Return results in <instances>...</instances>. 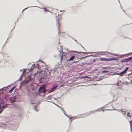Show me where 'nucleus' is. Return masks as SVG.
Masks as SVG:
<instances>
[{
    "mask_svg": "<svg viewBox=\"0 0 132 132\" xmlns=\"http://www.w3.org/2000/svg\"><path fill=\"white\" fill-rule=\"evenodd\" d=\"M16 87L17 86L15 84L9 85V89H10L9 91H13Z\"/></svg>",
    "mask_w": 132,
    "mask_h": 132,
    "instance_id": "obj_1",
    "label": "nucleus"
},
{
    "mask_svg": "<svg viewBox=\"0 0 132 132\" xmlns=\"http://www.w3.org/2000/svg\"><path fill=\"white\" fill-rule=\"evenodd\" d=\"M132 60V56L129 58L125 59L121 61L122 63L126 62Z\"/></svg>",
    "mask_w": 132,
    "mask_h": 132,
    "instance_id": "obj_2",
    "label": "nucleus"
},
{
    "mask_svg": "<svg viewBox=\"0 0 132 132\" xmlns=\"http://www.w3.org/2000/svg\"><path fill=\"white\" fill-rule=\"evenodd\" d=\"M100 60L102 61H112V59L111 58H100Z\"/></svg>",
    "mask_w": 132,
    "mask_h": 132,
    "instance_id": "obj_3",
    "label": "nucleus"
},
{
    "mask_svg": "<svg viewBox=\"0 0 132 132\" xmlns=\"http://www.w3.org/2000/svg\"><path fill=\"white\" fill-rule=\"evenodd\" d=\"M16 96H14L12 97H10L9 100L10 102L11 103L14 101H16Z\"/></svg>",
    "mask_w": 132,
    "mask_h": 132,
    "instance_id": "obj_4",
    "label": "nucleus"
},
{
    "mask_svg": "<svg viewBox=\"0 0 132 132\" xmlns=\"http://www.w3.org/2000/svg\"><path fill=\"white\" fill-rule=\"evenodd\" d=\"M76 56V54H74L69 59L67 58L66 60L68 61H73L75 59V57Z\"/></svg>",
    "mask_w": 132,
    "mask_h": 132,
    "instance_id": "obj_5",
    "label": "nucleus"
},
{
    "mask_svg": "<svg viewBox=\"0 0 132 132\" xmlns=\"http://www.w3.org/2000/svg\"><path fill=\"white\" fill-rule=\"evenodd\" d=\"M31 88L32 90H35L37 88V85L36 84H31L30 85Z\"/></svg>",
    "mask_w": 132,
    "mask_h": 132,
    "instance_id": "obj_6",
    "label": "nucleus"
},
{
    "mask_svg": "<svg viewBox=\"0 0 132 132\" xmlns=\"http://www.w3.org/2000/svg\"><path fill=\"white\" fill-rule=\"evenodd\" d=\"M96 112V110L94 111H92L88 112L87 114H86L87 116H88L89 115H90L94 114L95 112Z\"/></svg>",
    "mask_w": 132,
    "mask_h": 132,
    "instance_id": "obj_7",
    "label": "nucleus"
},
{
    "mask_svg": "<svg viewBox=\"0 0 132 132\" xmlns=\"http://www.w3.org/2000/svg\"><path fill=\"white\" fill-rule=\"evenodd\" d=\"M45 86H42L40 87L38 90V91H45Z\"/></svg>",
    "mask_w": 132,
    "mask_h": 132,
    "instance_id": "obj_8",
    "label": "nucleus"
},
{
    "mask_svg": "<svg viewBox=\"0 0 132 132\" xmlns=\"http://www.w3.org/2000/svg\"><path fill=\"white\" fill-rule=\"evenodd\" d=\"M57 87V85H55L54 86H53L52 88L51 89L50 91H55L56 90Z\"/></svg>",
    "mask_w": 132,
    "mask_h": 132,
    "instance_id": "obj_9",
    "label": "nucleus"
},
{
    "mask_svg": "<svg viewBox=\"0 0 132 132\" xmlns=\"http://www.w3.org/2000/svg\"><path fill=\"white\" fill-rule=\"evenodd\" d=\"M31 70L32 71V70H30L29 69H26L24 71L23 73L24 74L28 73Z\"/></svg>",
    "mask_w": 132,
    "mask_h": 132,
    "instance_id": "obj_10",
    "label": "nucleus"
},
{
    "mask_svg": "<svg viewBox=\"0 0 132 132\" xmlns=\"http://www.w3.org/2000/svg\"><path fill=\"white\" fill-rule=\"evenodd\" d=\"M8 87V85L6 87H3L2 88L0 89V91H6L7 89V87Z\"/></svg>",
    "mask_w": 132,
    "mask_h": 132,
    "instance_id": "obj_11",
    "label": "nucleus"
},
{
    "mask_svg": "<svg viewBox=\"0 0 132 132\" xmlns=\"http://www.w3.org/2000/svg\"><path fill=\"white\" fill-rule=\"evenodd\" d=\"M126 110L125 109H122L121 110V111L122 112V113L124 115H125L126 114Z\"/></svg>",
    "mask_w": 132,
    "mask_h": 132,
    "instance_id": "obj_12",
    "label": "nucleus"
},
{
    "mask_svg": "<svg viewBox=\"0 0 132 132\" xmlns=\"http://www.w3.org/2000/svg\"><path fill=\"white\" fill-rule=\"evenodd\" d=\"M103 110L104 109L103 108H100L98 110H96V112H98L100 111H103Z\"/></svg>",
    "mask_w": 132,
    "mask_h": 132,
    "instance_id": "obj_13",
    "label": "nucleus"
},
{
    "mask_svg": "<svg viewBox=\"0 0 132 132\" xmlns=\"http://www.w3.org/2000/svg\"><path fill=\"white\" fill-rule=\"evenodd\" d=\"M28 79H29V80L28 81H27V80H26L24 81L23 82V83L25 84V83H27L30 80V78H29Z\"/></svg>",
    "mask_w": 132,
    "mask_h": 132,
    "instance_id": "obj_14",
    "label": "nucleus"
},
{
    "mask_svg": "<svg viewBox=\"0 0 132 132\" xmlns=\"http://www.w3.org/2000/svg\"><path fill=\"white\" fill-rule=\"evenodd\" d=\"M43 10L44 11L46 12H47L48 11V10L46 8H43Z\"/></svg>",
    "mask_w": 132,
    "mask_h": 132,
    "instance_id": "obj_15",
    "label": "nucleus"
},
{
    "mask_svg": "<svg viewBox=\"0 0 132 132\" xmlns=\"http://www.w3.org/2000/svg\"><path fill=\"white\" fill-rule=\"evenodd\" d=\"M110 68V67H103V68L104 69H109Z\"/></svg>",
    "mask_w": 132,
    "mask_h": 132,
    "instance_id": "obj_16",
    "label": "nucleus"
},
{
    "mask_svg": "<svg viewBox=\"0 0 132 132\" xmlns=\"http://www.w3.org/2000/svg\"><path fill=\"white\" fill-rule=\"evenodd\" d=\"M128 67H127L126 69H125V70L124 71L125 72V73H126V72H127V70H128Z\"/></svg>",
    "mask_w": 132,
    "mask_h": 132,
    "instance_id": "obj_17",
    "label": "nucleus"
},
{
    "mask_svg": "<svg viewBox=\"0 0 132 132\" xmlns=\"http://www.w3.org/2000/svg\"><path fill=\"white\" fill-rule=\"evenodd\" d=\"M125 73H125V72L123 71L120 73V75H122L123 74H125Z\"/></svg>",
    "mask_w": 132,
    "mask_h": 132,
    "instance_id": "obj_18",
    "label": "nucleus"
},
{
    "mask_svg": "<svg viewBox=\"0 0 132 132\" xmlns=\"http://www.w3.org/2000/svg\"><path fill=\"white\" fill-rule=\"evenodd\" d=\"M130 112H128L127 113V116L128 117H131V116H130Z\"/></svg>",
    "mask_w": 132,
    "mask_h": 132,
    "instance_id": "obj_19",
    "label": "nucleus"
},
{
    "mask_svg": "<svg viewBox=\"0 0 132 132\" xmlns=\"http://www.w3.org/2000/svg\"><path fill=\"white\" fill-rule=\"evenodd\" d=\"M63 56H61V58H60V61H61V62H62V60H63Z\"/></svg>",
    "mask_w": 132,
    "mask_h": 132,
    "instance_id": "obj_20",
    "label": "nucleus"
},
{
    "mask_svg": "<svg viewBox=\"0 0 132 132\" xmlns=\"http://www.w3.org/2000/svg\"><path fill=\"white\" fill-rule=\"evenodd\" d=\"M45 92L46 91H38V93H39V94H40V93H42V92L43 93H45Z\"/></svg>",
    "mask_w": 132,
    "mask_h": 132,
    "instance_id": "obj_21",
    "label": "nucleus"
},
{
    "mask_svg": "<svg viewBox=\"0 0 132 132\" xmlns=\"http://www.w3.org/2000/svg\"><path fill=\"white\" fill-rule=\"evenodd\" d=\"M8 38H7V40H6V42L5 43V44L3 45V47L4 46V45H5V44L6 43V42H7V40H8Z\"/></svg>",
    "mask_w": 132,
    "mask_h": 132,
    "instance_id": "obj_22",
    "label": "nucleus"
},
{
    "mask_svg": "<svg viewBox=\"0 0 132 132\" xmlns=\"http://www.w3.org/2000/svg\"><path fill=\"white\" fill-rule=\"evenodd\" d=\"M64 86V85H62L60 86V87H63V86Z\"/></svg>",
    "mask_w": 132,
    "mask_h": 132,
    "instance_id": "obj_23",
    "label": "nucleus"
},
{
    "mask_svg": "<svg viewBox=\"0 0 132 132\" xmlns=\"http://www.w3.org/2000/svg\"><path fill=\"white\" fill-rule=\"evenodd\" d=\"M104 71V72H108V71Z\"/></svg>",
    "mask_w": 132,
    "mask_h": 132,
    "instance_id": "obj_24",
    "label": "nucleus"
},
{
    "mask_svg": "<svg viewBox=\"0 0 132 132\" xmlns=\"http://www.w3.org/2000/svg\"><path fill=\"white\" fill-rule=\"evenodd\" d=\"M12 92V91H9V92H10V93H11Z\"/></svg>",
    "mask_w": 132,
    "mask_h": 132,
    "instance_id": "obj_25",
    "label": "nucleus"
},
{
    "mask_svg": "<svg viewBox=\"0 0 132 132\" xmlns=\"http://www.w3.org/2000/svg\"><path fill=\"white\" fill-rule=\"evenodd\" d=\"M58 27H59L60 28V26L59 25V26H58Z\"/></svg>",
    "mask_w": 132,
    "mask_h": 132,
    "instance_id": "obj_26",
    "label": "nucleus"
},
{
    "mask_svg": "<svg viewBox=\"0 0 132 132\" xmlns=\"http://www.w3.org/2000/svg\"><path fill=\"white\" fill-rule=\"evenodd\" d=\"M52 92V91H50V92L49 93H50V92Z\"/></svg>",
    "mask_w": 132,
    "mask_h": 132,
    "instance_id": "obj_27",
    "label": "nucleus"
},
{
    "mask_svg": "<svg viewBox=\"0 0 132 132\" xmlns=\"http://www.w3.org/2000/svg\"><path fill=\"white\" fill-rule=\"evenodd\" d=\"M20 89V87H19V89Z\"/></svg>",
    "mask_w": 132,
    "mask_h": 132,
    "instance_id": "obj_28",
    "label": "nucleus"
},
{
    "mask_svg": "<svg viewBox=\"0 0 132 132\" xmlns=\"http://www.w3.org/2000/svg\"><path fill=\"white\" fill-rule=\"evenodd\" d=\"M15 91H16V89L15 90Z\"/></svg>",
    "mask_w": 132,
    "mask_h": 132,
    "instance_id": "obj_29",
    "label": "nucleus"
},
{
    "mask_svg": "<svg viewBox=\"0 0 132 132\" xmlns=\"http://www.w3.org/2000/svg\"><path fill=\"white\" fill-rule=\"evenodd\" d=\"M69 57H70V56H69Z\"/></svg>",
    "mask_w": 132,
    "mask_h": 132,
    "instance_id": "obj_30",
    "label": "nucleus"
}]
</instances>
